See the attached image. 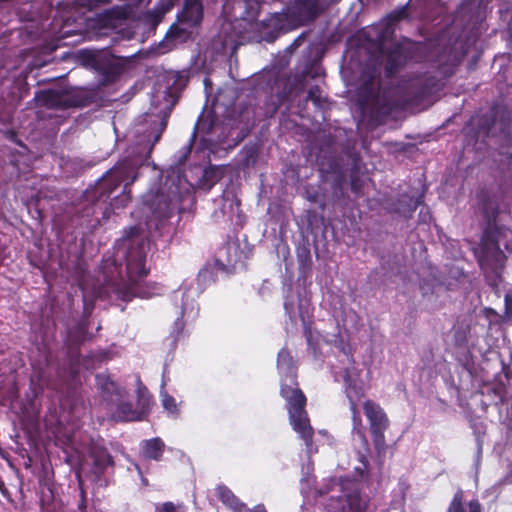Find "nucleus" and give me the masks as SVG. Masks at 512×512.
<instances>
[{
    "label": "nucleus",
    "instance_id": "7ed1b4c3",
    "mask_svg": "<svg viewBox=\"0 0 512 512\" xmlns=\"http://www.w3.org/2000/svg\"><path fill=\"white\" fill-rule=\"evenodd\" d=\"M343 381L345 394L350 404L352 413V444L356 450L359 464L354 467V480L332 479L331 484L325 490L319 489L317 493H331L324 504L327 512H372L367 497L362 496L356 481H367L369 477L368 455L370 453L369 443L365 434V427L362 424L360 412L357 410V403L364 396V385L359 378V371L355 367L344 370Z\"/></svg>",
    "mask_w": 512,
    "mask_h": 512
},
{
    "label": "nucleus",
    "instance_id": "4c0bfd02",
    "mask_svg": "<svg viewBox=\"0 0 512 512\" xmlns=\"http://www.w3.org/2000/svg\"><path fill=\"white\" fill-rule=\"evenodd\" d=\"M298 2L304 6L309 12H315L319 0H298Z\"/></svg>",
    "mask_w": 512,
    "mask_h": 512
},
{
    "label": "nucleus",
    "instance_id": "c03bdc74",
    "mask_svg": "<svg viewBox=\"0 0 512 512\" xmlns=\"http://www.w3.org/2000/svg\"><path fill=\"white\" fill-rule=\"evenodd\" d=\"M0 492L5 495L6 493H8L7 491V488L5 487V484L4 482L0 479Z\"/></svg>",
    "mask_w": 512,
    "mask_h": 512
},
{
    "label": "nucleus",
    "instance_id": "20e7f679",
    "mask_svg": "<svg viewBox=\"0 0 512 512\" xmlns=\"http://www.w3.org/2000/svg\"><path fill=\"white\" fill-rule=\"evenodd\" d=\"M115 252L109 269L113 290L118 298L130 301L134 297L149 298L152 294L142 285L148 274L146 258L149 240L138 226L129 227L123 236L116 240Z\"/></svg>",
    "mask_w": 512,
    "mask_h": 512
},
{
    "label": "nucleus",
    "instance_id": "a18cd8bd",
    "mask_svg": "<svg viewBox=\"0 0 512 512\" xmlns=\"http://www.w3.org/2000/svg\"><path fill=\"white\" fill-rule=\"evenodd\" d=\"M166 373H167V369H166V365L164 366V370H163V378H162V387L165 385L166 383Z\"/></svg>",
    "mask_w": 512,
    "mask_h": 512
},
{
    "label": "nucleus",
    "instance_id": "393cba45",
    "mask_svg": "<svg viewBox=\"0 0 512 512\" xmlns=\"http://www.w3.org/2000/svg\"><path fill=\"white\" fill-rule=\"evenodd\" d=\"M216 491L221 502L234 512H242V510H244L245 504L242 503L228 487L219 485Z\"/></svg>",
    "mask_w": 512,
    "mask_h": 512
},
{
    "label": "nucleus",
    "instance_id": "dca6fc26",
    "mask_svg": "<svg viewBox=\"0 0 512 512\" xmlns=\"http://www.w3.org/2000/svg\"><path fill=\"white\" fill-rule=\"evenodd\" d=\"M135 54L128 56H115L113 54L104 56L98 62V70L103 77L104 84L115 82L123 73L129 59L133 58Z\"/></svg>",
    "mask_w": 512,
    "mask_h": 512
},
{
    "label": "nucleus",
    "instance_id": "79ce46f5",
    "mask_svg": "<svg viewBox=\"0 0 512 512\" xmlns=\"http://www.w3.org/2000/svg\"><path fill=\"white\" fill-rule=\"evenodd\" d=\"M94 3H90L89 4V7L92 8V7H95L97 6L98 4H104V3H108L110 0H92Z\"/></svg>",
    "mask_w": 512,
    "mask_h": 512
},
{
    "label": "nucleus",
    "instance_id": "0eeeda50",
    "mask_svg": "<svg viewBox=\"0 0 512 512\" xmlns=\"http://www.w3.org/2000/svg\"><path fill=\"white\" fill-rule=\"evenodd\" d=\"M233 130L231 119H220L214 114L205 115L203 112L198 117L191 136L187 152L191 150V144L195 141L196 135H201L202 148L215 157H224L234 149L241 139L230 138Z\"/></svg>",
    "mask_w": 512,
    "mask_h": 512
},
{
    "label": "nucleus",
    "instance_id": "39448f33",
    "mask_svg": "<svg viewBox=\"0 0 512 512\" xmlns=\"http://www.w3.org/2000/svg\"><path fill=\"white\" fill-rule=\"evenodd\" d=\"M479 211L485 222V228L481 242L474 249V253L488 285L496 288L502 282L507 260L500 245L503 244L505 249L512 253V230L497 225L499 207L495 199L482 198Z\"/></svg>",
    "mask_w": 512,
    "mask_h": 512
},
{
    "label": "nucleus",
    "instance_id": "412c9836",
    "mask_svg": "<svg viewBox=\"0 0 512 512\" xmlns=\"http://www.w3.org/2000/svg\"><path fill=\"white\" fill-rule=\"evenodd\" d=\"M243 252L236 242H228L219 249V258L223 265L236 269L243 264Z\"/></svg>",
    "mask_w": 512,
    "mask_h": 512
},
{
    "label": "nucleus",
    "instance_id": "a19ab883",
    "mask_svg": "<svg viewBox=\"0 0 512 512\" xmlns=\"http://www.w3.org/2000/svg\"><path fill=\"white\" fill-rule=\"evenodd\" d=\"M242 512H267V510L265 509V507L263 505H257L253 510H250L245 505L244 510H242Z\"/></svg>",
    "mask_w": 512,
    "mask_h": 512
},
{
    "label": "nucleus",
    "instance_id": "f257e3e1",
    "mask_svg": "<svg viewBox=\"0 0 512 512\" xmlns=\"http://www.w3.org/2000/svg\"><path fill=\"white\" fill-rule=\"evenodd\" d=\"M171 107L159 116L147 115L143 122L134 127V140L124 155L96 183L86 195L92 203L81 210L82 217H90L98 212L104 219L109 211L125 207L130 195L128 187L136 180L138 170L149 159L154 145L160 140L167 127Z\"/></svg>",
    "mask_w": 512,
    "mask_h": 512
},
{
    "label": "nucleus",
    "instance_id": "c756f323",
    "mask_svg": "<svg viewBox=\"0 0 512 512\" xmlns=\"http://www.w3.org/2000/svg\"><path fill=\"white\" fill-rule=\"evenodd\" d=\"M400 203H405L407 205V209L404 212H407L410 216L423 203V196L419 195L417 197H410L402 195Z\"/></svg>",
    "mask_w": 512,
    "mask_h": 512
},
{
    "label": "nucleus",
    "instance_id": "cd10ccee",
    "mask_svg": "<svg viewBox=\"0 0 512 512\" xmlns=\"http://www.w3.org/2000/svg\"><path fill=\"white\" fill-rule=\"evenodd\" d=\"M470 332L469 325L459 323L453 327L454 343L458 347H463L468 342V335Z\"/></svg>",
    "mask_w": 512,
    "mask_h": 512
},
{
    "label": "nucleus",
    "instance_id": "7c9ffc66",
    "mask_svg": "<svg viewBox=\"0 0 512 512\" xmlns=\"http://www.w3.org/2000/svg\"><path fill=\"white\" fill-rule=\"evenodd\" d=\"M162 406L171 414H177L178 408L175 399L169 395L164 389L160 392Z\"/></svg>",
    "mask_w": 512,
    "mask_h": 512
},
{
    "label": "nucleus",
    "instance_id": "f03ea898",
    "mask_svg": "<svg viewBox=\"0 0 512 512\" xmlns=\"http://www.w3.org/2000/svg\"><path fill=\"white\" fill-rule=\"evenodd\" d=\"M438 46L432 52L428 70L413 73L402 79L396 87L384 90L382 99L380 89H377L374 83L380 66L376 61L368 75L363 73L362 89L367 93V97L378 98L384 108L392 110L421 104L438 93L465 55L462 47H458L456 43Z\"/></svg>",
    "mask_w": 512,
    "mask_h": 512
},
{
    "label": "nucleus",
    "instance_id": "aec40b11",
    "mask_svg": "<svg viewBox=\"0 0 512 512\" xmlns=\"http://www.w3.org/2000/svg\"><path fill=\"white\" fill-rule=\"evenodd\" d=\"M88 320L83 318L66 327V342L69 348L78 349L88 338Z\"/></svg>",
    "mask_w": 512,
    "mask_h": 512
},
{
    "label": "nucleus",
    "instance_id": "423d86ee",
    "mask_svg": "<svg viewBox=\"0 0 512 512\" xmlns=\"http://www.w3.org/2000/svg\"><path fill=\"white\" fill-rule=\"evenodd\" d=\"M277 369L281 378L280 393L288 405L290 424L305 442L308 452H311L313 428L305 410L306 397L298 387L297 366L286 348L278 353Z\"/></svg>",
    "mask_w": 512,
    "mask_h": 512
},
{
    "label": "nucleus",
    "instance_id": "e433bc0d",
    "mask_svg": "<svg viewBox=\"0 0 512 512\" xmlns=\"http://www.w3.org/2000/svg\"><path fill=\"white\" fill-rule=\"evenodd\" d=\"M5 138L20 147L26 148L23 142L18 138L17 133L14 130H7L4 133Z\"/></svg>",
    "mask_w": 512,
    "mask_h": 512
},
{
    "label": "nucleus",
    "instance_id": "f8f14e48",
    "mask_svg": "<svg viewBox=\"0 0 512 512\" xmlns=\"http://www.w3.org/2000/svg\"><path fill=\"white\" fill-rule=\"evenodd\" d=\"M315 146L318 149L317 160L321 170L335 172L338 168L335 137L329 131L321 130L315 136Z\"/></svg>",
    "mask_w": 512,
    "mask_h": 512
},
{
    "label": "nucleus",
    "instance_id": "37998d69",
    "mask_svg": "<svg viewBox=\"0 0 512 512\" xmlns=\"http://www.w3.org/2000/svg\"><path fill=\"white\" fill-rule=\"evenodd\" d=\"M78 508L81 512H86V503L84 497L81 499L80 503L78 504Z\"/></svg>",
    "mask_w": 512,
    "mask_h": 512
},
{
    "label": "nucleus",
    "instance_id": "2eb2a0df",
    "mask_svg": "<svg viewBox=\"0 0 512 512\" xmlns=\"http://www.w3.org/2000/svg\"><path fill=\"white\" fill-rule=\"evenodd\" d=\"M285 30V18L274 13L256 24L255 32L259 42H274Z\"/></svg>",
    "mask_w": 512,
    "mask_h": 512
},
{
    "label": "nucleus",
    "instance_id": "a211bd4d",
    "mask_svg": "<svg viewBox=\"0 0 512 512\" xmlns=\"http://www.w3.org/2000/svg\"><path fill=\"white\" fill-rule=\"evenodd\" d=\"M506 382H508V377L505 375L504 380L499 378L485 384L481 390L483 396L482 403L485 406H497L504 403L508 399V387Z\"/></svg>",
    "mask_w": 512,
    "mask_h": 512
},
{
    "label": "nucleus",
    "instance_id": "a878e982",
    "mask_svg": "<svg viewBox=\"0 0 512 512\" xmlns=\"http://www.w3.org/2000/svg\"><path fill=\"white\" fill-rule=\"evenodd\" d=\"M470 427L473 430V434L475 436L477 446V459H479L482 454L483 437L486 434V426L479 419H472L470 421Z\"/></svg>",
    "mask_w": 512,
    "mask_h": 512
},
{
    "label": "nucleus",
    "instance_id": "bb28decb",
    "mask_svg": "<svg viewBox=\"0 0 512 512\" xmlns=\"http://www.w3.org/2000/svg\"><path fill=\"white\" fill-rule=\"evenodd\" d=\"M311 101L316 108L323 109L326 106V98L322 96V90L318 85H313L309 88L305 103Z\"/></svg>",
    "mask_w": 512,
    "mask_h": 512
},
{
    "label": "nucleus",
    "instance_id": "de8ad7c7",
    "mask_svg": "<svg viewBox=\"0 0 512 512\" xmlns=\"http://www.w3.org/2000/svg\"><path fill=\"white\" fill-rule=\"evenodd\" d=\"M323 73L319 72V68H317V70L315 71V74L312 76V77H316V76H319V75H322Z\"/></svg>",
    "mask_w": 512,
    "mask_h": 512
},
{
    "label": "nucleus",
    "instance_id": "6ab92c4d",
    "mask_svg": "<svg viewBox=\"0 0 512 512\" xmlns=\"http://www.w3.org/2000/svg\"><path fill=\"white\" fill-rule=\"evenodd\" d=\"M95 386L101 393L102 399L107 405H114V402L122 398V390L106 373H98L95 376Z\"/></svg>",
    "mask_w": 512,
    "mask_h": 512
},
{
    "label": "nucleus",
    "instance_id": "49530a36",
    "mask_svg": "<svg viewBox=\"0 0 512 512\" xmlns=\"http://www.w3.org/2000/svg\"><path fill=\"white\" fill-rule=\"evenodd\" d=\"M425 2V4L427 5H432V4H436L437 2H439L440 0H423Z\"/></svg>",
    "mask_w": 512,
    "mask_h": 512
},
{
    "label": "nucleus",
    "instance_id": "c85d7f7f",
    "mask_svg": "<svg viewBox=\"0 0 512 512\" xmlns=\"http://www.w3.org/2000/svg\"><path fill=\"white\" fill-rule=\"evenodd\" d=\"M297 260L301 269H307L312 264L311 251L309 246L300 245L296 250Z\"/></svg>",
    "mask_w": 512,
    "mask_h": 512
},
{
    "label": "nucleus",
    "instance_id": "6e6552de",
    "mask_svg": "<svg viewBox=\"0 0 512 512\" xmlns=\"http://www.w3.org/2000/svg\"><path fill=\"white\" fill-rule=\"evenodd\" d=\"M191 199L190 189L185 187V181L180 173L172 171L156 193L149 191L143 196V203L152 215L163 220L184 211L181 203Z\"/></svg>",
    "mask_w": 512,
    "mask_h": 512
},
{
    "label": "nucleus",
    "instance_id": "1a4fd4ad",
    "mask_svg": "<svg viewBox=\"0 0 512 512\" xmlns=\"http://www.w3.org/2000/svg\"><path fill=\"white\" fill-rule=\"evenodd\" d=\"M213 281L212 272L209 269H201L196 278L197 286L188 285L186 282L174 292V301L178 305L180 298V315L176 318L170 335L165 338L163 344L168 352H173L177 348L179 338L182 334L184 323L182 317L187 315L194 318L198 313L196 298L204 291L205 286Z\"/></svg>",
    "mask_w": 512,
    "mask_h": 512
},
{
    "label": "nucleus",
    "instance_id": "603ef678",
    "mask_svg": "<svg viewBox=\"0 0 512 512\" xmlns=\"http://www.w3.org/2000/svg\"><path fill=\"white\" fill-rule=\"evenodd\" d=\"M352 189L355 190V184L352 182Z\"/></svg>",
    "mask_w": 512,
    "mask_h": 512
},
{
    "label": "nucleus",
    "instance_id": "9b49d317",
    "mask_svg": "<svg viewBox=\"0 0 512 512\" xmlns=\"http://www.w3.org/2000/svg\"><path fill=\"white\" fill-rule=\"evenodd\" d=\"M363 408L369 422L374 449L380 456L386 450L385 431L389 427V419L380 405L373 401L366 400Z\"/></svg>",
    "mask_w": 512,
    "mask_h": 512
},
{
    "label": "nucleus",
    "instance_id": "4468645a",
    "mask_svg": "<svg viewBox=\"0 0 512 512\" xmlns=\"http://www.w3.org/2000/svg\"><path fill=\"white\" fill-rule=\"evenodd\" d=\"M381 52L385 60V75L388 78L393 77L411 58L409 49L402 44H392Z\"/></svg>",
    "mask_w": 512,
    "mask_h": 512
},
{
    "label": "nucleus",
    "instance_id": "9d476101",
    "mask_svg": "<svg viewBox=\"0 0 512 512\" xmlns=\"http://www.w3.org/2000/svg\"><path fill=\"white\" fill-rule=\"evenodd\" d=\"M203 19L202 0H184L183 9L178 14L180 25L173 24L164 39L166 50L186 42L191 36L190 28L196 27Z\"/></svg>",
    "mask_w": 512,
    "mask_h": 512
},
{
    "label": "nucleus",
    "instance_id": "f3484780",
    "mask_svg": "<svg viewBox=\"0 0 512 512\" xmlns=\"http://www.w3.org/2000/svg\"><path fill=\"white\" fill-rule=\"evenodd\" d=\"M36 98L49 108L81 107L85 105L82 99L70 96L66 91L62 90L51 89L42 91Z\"/></svg>",
    "mask_w": 512,
    "mask_h": 512
},
{
    "label": "nucleus",
    "instance_id": "72a5a7b5",
    "mask_svg": "<svg viewBox=\"0 0 512 512\" xmlns=\"http://www.w3.org/2000/svg\"><path fill=\"white\" fill-rule=\"evenodd\" d=\"M504 306H505V316L507 318H512V292L509 291L505 294L504 297Z\"/></svg>",
    "mask_w": 512,
    "mask_h": 512
},
{
    "label": "nucleus",
    "instance_id": "473e14b6",
    "mask_svg": "<svg viewBox=\"0 0 512 512\" xmlns=\"http://www.w3.org/2000/svg\"><path fill=\"white\" fill-rule=\"evenodd\" d=\"M248 17H254L260 8V0H244Z\"/></svg>",
    "mask_w": 512,
    "mask_h": 512
},
{
    "label": "nucleus",
    "instance_id": "b1692460",
    "mask_svg": "<svg viewBox=\"0 0 512 512\" xmlns=\"http://www.w3.org/2000/svg\"><path fill=\"white\" fill-rule=\"evenodd\" d=\"M114 404L117 406L114 414L117 420L134 421L141 419V413L133 409L132 403L122 401V398H120L118 401L114 402Z\"/></svg>",
    "mask_w": 512,
    "mask_h": 512
},
{
    "label": "nucleus",
    "instance_id": "8fccbe9b",
    "mask_svg": "<svg viewBox=\"0 0 512 512\" xmlns=\"http://www.w3.org/2000/svg\"><path fill=\"white\" fill-rule=\"evenodd\" d=\"M99 224H100V220L97 218L96 219V223L93 226H96V225H99Z\"/></svg>",
    "mask_w": 512,
    "mask_h": 512
},
{
    "label": "nucleus",
    "instance_id": "f704fd0d",
    "mask_svg": "<svg viewBox=\"0 0 512 512\" xmlns=\"http://www.w3.org/2000/svg\"><path fill=\"white\" fill-rule=\"evenodd\" d=\"M407 10L406 7H401L398 10H395L389 14V19L393 22H398L406 17Z\"/></svg>",
    "mask_w": 512,
    "mask_h": 512
},
{
    "label": "nucleus",
    "instance_id": "58836bf2",
    "mask_svg": "<svg viewBox=\"0 0 512 512\" xmlns=\"http://www.w3.org/2000/svg\"><path fill=\"white\" fill-rule=\"evenodd\" d=\"M306 34L302 33L300 34L294 41L287 47V50L289 52H294L304 41Z\"/></svg>",
    "mask_w": 512,
    "mask_h": 512
},
{
    "label": "nucleus",
    "instance_id": "ea45409f",
    "mask_svg": "<svg viewBox=\"0 0 512 512\" xmlns=\"http://www.w3.org/2000/svg\"><path fill=\"white\" fill-rule=\"evenodd\" d=\"M288 95H289V92H283V93L277 95V103H276L274 110H276L282 103H284L286 101V99L288 98Z\"/></svg>",
    "mask_w": 512,
    "mask_h": 512
},
{
    "label": "nucleus",
    "instance_id": "09e8293b",
    "mask_svg": "<svg viewBox=\"0 0 512 512\" xmlns=\"http://www.w3.org/2000/svg\"><path fill=\"white\" fill-rule=\"evenodd\" d=\"M301 482H302V483H303V482H308V478H305V477L301 478Z\"/></svg>",
    "mask_w": 512,
    "mask_h": 512
},
{
    "label": "nucleus",
    "instance_id": "2f4dec72",
    "mask_svg": "<svg viewBox=\"0 0 512 512\" xmlns=\"http://www.w3.org/2000/svg\"><path fill=\"white\" fill-rule=\"evenodd\" d=\"M234 205L236 206V208H238V204L237 203H234L233 200H225V199H222L221 200V207H220V214L221 216H226L227 215V209H229V211L232 213L233 212V209H234ZM214 217L215 218H219V212L218 211H215L214 212Z\"/></svg>",
    "mask_w": 512,
    "mask_h": 512
},
{
    "label": "nucleus",
    "instance_id": "5701e85b",
    "mask_svg": "<svg viewBox=\"0 0 512 512\" xmlns=\"http://www.w3.org/2000/svg\"><path fill=\"white\" fill-rule=\"evenodd\" d=\"M141 447L145 458L159 461L161 460L162 454L164 452L165 443L161 438L155 437L152 439L143 440Z\"/></svg>",
    "mask_w": 512,
    "mask_h": 512
},
{
    "label": "nucleus",
    "instance_id": "3c124183",
    "mask_svg": "<svg viewBox=\"0 0 512 512\" xmlns=\"http://www.w3.org/2000/svg\"><path fill=\"white\" fill-rule=\"evenodd\" d=\"M357 159H358V155H357V154H354V162H355V163H356Z\"/></svg>",
    "mask_w": 512,
    "mask_h": 512
},
{
    "label": "nucleus",
    "instance_id": "ddd939ff",
    "mask_svg": "<svg viewBox=\"0 0 512 512\" xmlns=\"http://www.w3.org/2000/svg\"><path fill=\"white\" fill-rule=\"evenodd\" d=\"M90 458L92 463L89 477L97 483H106L105 475L114 467L112 456L106 448L95 445L91 448Z\"/></svg>",
    "mask_w": 512,
    "mask_h": 512
},
{
    "label": "nucleus",
    "instance_id": "4be33fe9",
    "mask_svg": "<svg viewBox=\"0 0 512 512\" xmlns=\"http://www.w3.org/2000/svg\"><path fill=\"white\" fill-rule=\"evenodd\" d=\"M482 505L478 499L463 502V492L457 491L449 504L447 512H481Z\"/></svg>",
    "mask_w": 512,
    "mask_h": 512
},
{
    "label": "nucleus",
    "instance_id": "c9c22d12",
    "mask_svg": "<svg viewBox=\"0 0 512 512\" xmlns=\"http://www.w3.org/2000/svg\"><path fill=\"white\" fill-rule=\"evenodd\" d=\"M284 309L286 314L290 317V319L293 320V318L295 317L294 300L289 299V297H285Z\"/></svg>",
    "mask_w": 512,
    "mask_h": 512
}]
</instances>
